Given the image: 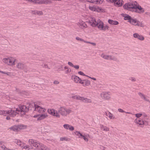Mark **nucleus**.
I'll return each mask as SVG.
<instances>
[{"mask_svg": "<svg viewBox=\"0 0 150 150\" xmlns=\"http://www.w3.org/2000/svg\"><path fill=\"white\" fill-rule=\"evenodd\" d=\"M123 7L125 9L137 13H142L145 12L144 8L136 1L127 3L124 5Z\"/></svg>", "mask_w": 150, "mask_h": 150, "instance_id": "f257e3e1", "label": "nucleus"}, {"mask_svg": "<svg viewBox=\"0 0 150 150\" xmlns=\"http://www.w3.org/2000/svg\"><path fill=\"white\" fill-rule=\"evenodd\" d=\"M2 62L5 64L11 67L14 66L17 61V59L14 57L9 56L4 58Z\"/></svg>", "mask_w": 150, "mask_h": 150, "instance_id": "f03ea898", "label": "nucleus"}, {"mask_svg": "<svg viewBox=\"0 0 150 150\" xmlns=\"http://www.w3.org/2000/svg\"><path fill=\"white\" fill-rule=\"evenodd\" d=\"M28 142L30 145L35 147L33 150H45L44 145L37 140L31 139H29Z\"/></svg>", "mask_w": 150, "mask_h": 150, "instance_id": "7ed1b4c3", "label": "nucleus"}, {"mask_svg": "<svg viewBox=\"0 0 150 150\" xmlns=\"http://www.w3.org/2000/svg\"><path fill=\"white\" fill-rule=\"evenodd\" d=\"M28 110V109L26 106L23 105L20 106L19 108H15L13 110H15L16 116L17 114H20L21 115H24L25 112H27Z\"/></svg>", "mask_w": 150, "mask_h": 150, "instance_id": "20e7f679", "label": "nucleus"}, {"mask_svg": "<svg viewBox=\"0 0 150 150\" xmlns=\"http://www.w3.org/2000/svg\"><path fill=\"white\" fill-rule=\"evenodd\" d=\"M99 30L103 31H105L109 30V26L105 24L103 22L100 20H98V23L97 26Z\"/></svg>", "mask_w": 150, "mask_h": 150, "instance_id": "39448f33", "label": "nucleus"}, {"mask_svg": "<svg viewBox=\"0 0 150 150\" xmlns=\"http://www.w3.org/2000/svg\"><path fill=\"white\" fill-rule=\"evenodd\" d=\"M73 134L78 138H82L86 142H88L89 141L88 138L90 137V135L88 134H87L86 135H83L79 131H77L74 132Z\"/></svg>", "mask_w": 150, "mask_h": 150, "instance_id": "423d86ee", "label": "nucleus"}, {"mask_svg": "<svg viewBox=\"0 0 150 150\" xmlns=\"http://www.w3.org/2000/svg\"><path fill=\"white\" fill-rule=\"evenodd\" d=\"M59 111L62 116H66L71 112L72 110L70 109L62 107L60 108Z\"/></svg>", "mask_w": 150, "mask_h": 150, "instance_id": "0eeeda50", "label": "nucleus"}, {"mask_svg": "<svg viewBox=\"0 0 150 150\" xmlns=\"http://www.w3.org/2000/svg\"><path fill=\"white\" fill-rule=\"evenodd\" d=\"M47 112L51 115L54 116L57 118H59L60 115L59 111L53 108H48L47 110Z\"/></svg>", "mask_w": 150, "mask_h": 150, "instance_id": "6e6552de", "label": "nucleus"}, {"mask_svg": "<svg viewBox=\"0 0 150 150\" xmlns=\"http://www.w3.org/2000/svg\"><path fill=\"white\" fill-rule=\"evenodd\" d=\"M8 114L10 117H14L15 116V110H10L8 111L0 110V115Z\"/></svg>", "mask_w": 150, "mask_h": 150, "instance_id": "1a4fd4ad", "label": "nucleus"}, {"mask_svg": "<svg viewBox=\"0 0 150 150\" xmlns=\"http://www.w3.org/2000/svg\"><path fill=\"white\" fill-rule=\"evenodd\" d=\"M88 8L91 11H93L101 12H103L104 11V9L101 7L95 5L89 6Z\"/></svg>", "mask_w": 150, "mask_h": 150, "instance_id": "9d476101", "label": "nucleus"}, {"mask_svg": "<svg viewBox=\"0 0 150 150\" xmlns=\"http://www.w3.org/2000/svg\"><path fill=\"white\" fill-rule=\"evenodd\" d=\"M48 115L47 113L39 114L34 115L33 117L36 118L37 121H41L48 117Z\"/></svg>", "mask_w": 150, "mask_h": 150, "instance_id": "9b49d317", "label": "nucleus"}, {"mask_svg": "<svg viewBox=\"0 0 150 150\" xmlns=\"http://www.w3.org/2000/svg\"><path fill=\"white\" fill-rule=\"evenodd\" d=\"M101 98L104 100H109L111 98L110 93L109 92H103L100 94Z\"/></svg>", "mask_w": 150, "mask_h": 150, "instance_id": "f8f14e48", "label": "nucleus"}, {"mask_svg": "<svg viewBox=\"0 0 150 150\" xmlns=\"http://www.w3.org/2000/svg\"><path fill=\"white\" fill-rule=\"evenodd\" d=\"M129 23L131 24L135 25L139 27H142L144 26V24L142 22L137 20L136 19L132 18Z\"/></svg>", "mask_w": 150, "mask_h": 150, "instance_id": "ddd939ff", "label": "nucleus"}, {"mask_svg": "<svg viewBox=\"0 0 150 150\" xmlns=\"http://www.w3.org/2000/svg\"><path fill=\"white\" fill-rule=\"evenodd\" d=\"M13 142L21 147L23 149H24L25 150H28L29 149V146L28 145H25V144L21 142L20 140L15 139L13 140Z\"/></svg>", "mask_w": 150, "mask_h": 150, "instance_id": "4468645a", "label": "nucleus"}, {"mask_svg": "<svg viewBox=\"0 0 150 150\" xmlns=\"http://www.w3.org/2000/svg\"><path fill=\"white\" fill-rule=\"evenodd\" d=\"M101 57L106 60H113L114 61H116L117 60V58L113 56L109 55L103 53L101 54Z\"/></svg>", "mask_w": 150, "mask_h": 150, "instance_id": "2eb2a0df", "label": "nucleus"}, {"mask_svg": "<svg viewBox=\"0 0 150 150\" xmlns=\"http://www.w3.org/2000/svg\"><path fill=\"white\" fill-rule=\"evenodd\" d=\"M35 110L40 113L45 112L46 111V109L42 107L37 104H35Z\"/></svg>", "mask_w": 150, "mask_h": 150, "instance_id": "dca6fc26", "label": "nucleus"}, {"mask_svg": "<svg viewBox=\"0 0 150 150\" xmlns=\"http://www.w3.org/2000/svg\"><path fill=\"white\" fill-rule=\"evenodd\" d=\"M71 79L74 82L77 83L81 84L82 79L79 76L75 75H73L71 76Z\"/></svg>", "mask_w": 150, "mask_h": 150, "instance_id": "f3484780", "label": "nucleus"}, {"mask_svg": "<svg viewBox=\"0 0 150 150\" xmlns=\"http://www.w3.org/2000/svg\"><path fill=\"white\" fill-rule=\"evenodd\" d=\"M77 25L79 28L81 29H85L87 27L86 23L82 20H80L79 22L77 23Z\"/></svg>", "mask_w": 150, "mask_h": 150, "instance_id": "a211bd4d", "label": "nucleus"}, {"mask_svg": "<svg viewBox=\"0 0 150 150\" xmlns=\"http://www.w3.org/2000/svg\"><path fill=\"white\" fill-rule=\"evenodd\" d=\"M135 123L138 125L140 127H142L144 125V120L141 118H137L134 120Z\"/></svg>", "mask_w": 150, "mask_h": 150, "instance_id": "6ab92c4d", "label": "nucleus"}, {"mask_svg": "<svg viewBox=\"0 0 150 150\" xmlns=\"http://www.w3.org/2000/svg\"><path fill=\"white\" fill-rule=\"evenodd\" d=\"M98 23V20L96 21L94 18H91L89 20V23L90 25L94 27H96L97 26Z\"/></svg>", "mask_w": 150, "mask_h": 150, "instance_id": "aec40b11", "label": "nucleus"}, {"mask_svg": "<svg viewBox=\"0 0 150 150\" xmlns=\"http://www.w3.org/2000/svg\"><path fill=\"white\" fill-rule=\"evenodd\" d=\"M76 39L78 41H79L81 42H83L86 43L90 44L94 46H96V43L94 42H92L89 41H88L85 40L82 38H81L79 37H76Z\"/></svg>", "mask_w": 150, "mask_h": 150, "instance_id": "412c9836", "label": "nucleus"}, {"mask_svg": "<svg viewBox=\"0 0 150 150\" xmlns=\"http://www.w3.org/2000/svg\"><path fill=\"white\" fill-rule=\"evenodd\" d=\"M124 3L123 0H115L114 3V6L117 7H121Z\"/></svg>", "mask_w": 150, "mask_h": 150, "instance_id": "4be33fe9", "label": "nucleus"}, {"mask_svg": "<svg viewBox=\"0 0 150 150\" xmlns=\"http://www.w3.org/2000/svg\"><path fill=\"white\" fill-rule=\"evenodd\" d=\"M133 36L134 38H137L141 41H143L144 40V38L142 35H139L137 33H134Z\"/></svg>", "mask_w": 150, "mask_h": 150, "instance_id": "5701e85b", "label": "nucleus"}, {"mask_svg": "<svg viewBox=\"0 0 150 150\" xmlns=\"http://www.w3.org/2000/svg\"><path fill=\"white\" fill-rule=\"evenodd\" d=\"M91 84V82L88 79H85L82 80L81 82V84L84 87H86L89 86Z\"/></svg>", "mask_w": 150, "mask_h": 150, "instance_id": "b1692460", "label": "nucleus"}, {"mask_svg": "<svg viewBox=\"0 0 150 150\" xmlns=\"http://www.w3.org/2000/svg\"><path fill=\"white\" fill-rule=\"evenodd\" d=\"M52 3L51 0H38V4H48Z\"/></svg>", "mask_w": 150, "mask_h": 150, "instance_id": "393cba45", "label": "nucleus"}, {"mask_svg": "<svg viewBox=\"0 0 150 150\" xmlns=\"http://www.w3.org/2000/svg\"><path fill=\"white\" fill-rule=\"evenodd\" d=\"M138 94L141 98L143 99L145 101L150 103V100L143 93L139 92L138 93Z\"/></svg>", "mask_w": 150, "mask_h": 150, "instance_id": "a878e982", "label": "nucleus"}, {"mask_svg": "<svg viewBox=\"0 0 150 150\" xmlns=\"http://www.w3.org/2000/svg\"><path fill=\"white\" fill-rule=\"evenodd\" d=\"M64 128L70 131H73L74 129V127L68 124H65L63 125Z\"/></svg>", "mask_w": 150, "mask_h": 150, "instance_id": "bb28decb", "label": "nucleus"}, {"mask_svg": "<svg viewBox=\"0 0 150 150\" xmlns=\"http://www.w3.org/2000/svg\"><path fill=\"white\" fill-rule=\"evenodd\" d=\"M105 114L106 115L108 116L110 120L113 119L115 118V117L113 115L108 111L105 112Z\"/></svg>", "mask_w": 150, "mask_h": 150, "instance_id": "cd10ccee", "label": "nucleus"}, {"mask_svg": "<svg viewBox=\"0 0 150 150\" xmlns=\"http://www.w3.org/2000/svg\"><path fill=\"white\" fill-rule=\"evenodd\" d=\"M108 22L109 24L113 25H117L119 24L118 21L111 19H109L108 21Z\"/></svg>", "mask_w": 150, "mask_h": 150, "instance_id": "c85d7f7f", "label": "nucleus"}, {"mask_svg": "<svg viewBox=\"0 0 150 150\" xmlns=\"http://www.w3.org/2000/svg\"><path fill=\"white\" fill-rule=\"evenodd\" d=\"M8 129L13 131L18 132V125H14L9 128Z\"/></svg>", "mask_w": 150, "mask_h": 150, "instance_id": "c756f323", "label": "nucleus"}, {"mask_svg": "<svg viewBox=\"0 0 150 150\" xmlns=\"http://www.w3.org/2000/svg\"><path fill=\"white\" fill-rule=\"evenodd\" d=\"M24 67V64L21 62L18 63L16 65V67L20 69H23Z\"/></svg>", "mask_w": 150, "mask_h": 150, "instance_id": "7c9ffc66", "label": "nucleus"}, {"mask_svg": "<svg viewBox=\"0 0 150 150\" xmlns=\"http://www.w3.org/2000/svg\"><path fill=\"white\" fill-rule=\"evenodd\" d=\"M18 132L27 128V126L22 124L18 125Z\"/></svg>", "mask_w": 150, "mask_h": 150, "instance_id": "2f4dec72", "label": "nucleus"}, {"mask_svg": "<svg viewBox=\"0 0 150 150\" xmlns=\"http://www.w3.org/2000/svg\"><path fill=\"white\" fill-rule=\"evenodd\" d=\"M82 101L83 102L87 103H92V100L91 99L83 97Z\"/></svg>", "mask_w": 150, "mask_h": 150, "instance_id": "473e14b6", "label": "nucleus"}, {"mask_svg": "<svg viewBox=\"0 0 150 150\" xmlns=\"http://www.w3.org/2000/svg\"><path fill=\"white\" fill-rule=\"evenodd\" d=\"M100 126L101 129L103 131L107 132L109 130V128L106 126L102 125H100Z\"/></svg>", "mask_w": 150, "mask_h": 150, "instance_id": "72a5a7b5", "label": "nucleus"}, {"mask_svg": "<svg viewBox=\"0 0 150 150\" xmlns=\"http://www.w3.org/2000/svg\"><path fill=\"white\" fill-rule=\"evenodd\" d=\"M123 16L124 17V19L125 20H128L129 22L132 18L130 16L126 14H124Z\"/></svg>", "mask_w": 150, "mask_h": 150, "instance_id": "f704fd0d", "label": "nucleus"}, {"mask_svg": "<svg viewBox=\"0 0 150 150\" xmlns=\"http://www.w3.org/2000/svg\"><path fill=\"white\" fill-rule=\"evenodd\" d=\"M72 98L74 99L80 100L82 101L83 97L78 95H75L72 96Z\"/></svg>", "mask_w": 150, "mask_h": 150, "instance_id": "c9c22d12", "label": "nucleus"}, {"mask_svg": "<svg viewBox=\"0 0 150 150\" xmlns=\"http://www.w3.org/2000/svg\"><path fill=\"white\" fill-rule=\"evenodd\" d=\"M29 3L33 4H38V0H30Z\"/></svg>", "mask_w": 150, "mask_h": 150, "instance_id": "e433bc0d", "label": "nucleus"}, {"mask_svg": "<svg viewBox=\"0 0 150 150\" xmlns=\"http://www.w3.org/2000/svg\"><path fill=\"white\" fill-rule=\"evenodd\" d=\"M1 148L3 150H13V149L7 148L4 145L1 146Z\"/></svg>", "mask_w": 150, "mask_h": 150, "instance_id": "4c0bfd02", "label": "nucleus"}, {"mask_svg": "<svg viewBox=\"0 0 150 150\" xmlns=\"http://www.w3.org/2000/svg\"><path fill=\"white\" fill-rule=\"evenodd\" d=\"M104 1V0H96V4L98 5L102 4Z\"/></svg>", "mask_w": 150, "mask_h": 150, "instance_id": "58836bf2", "label": "nucleus"}, {"mask_svg": "<svg viewBox=\"0 0 150 150\" xmlns=\"http://www.w3.org/2000/svg\"><path fill=\"white\" fill-rule=\"evenodd\" d=\"M37 15H38V16H42L43 15V13L42 11L37 10Z\"/></svg>", "mask_w": 150, "mask_h": 150, "instance_id": "ea45409f", "label": "nucleus"}, {"mask_svg": "<svg viewBox=\"0 0 150 150\" xmlns=\"http://www.w3.org/2000/svg\"><path fill=\"white\" fill-rule=\"evenodd\" d=\"M37 10H32L30 11L31 13L33 15H37Z\"/></svg>", "mask_w": 150, "mask_h": 150, "instance_id": "a19ab883", "label": "nucleus"}, {"mask_svg": "<svg viewBox=\"0 0 150 150\" xmlns=\"http://www.w3.org/2000/svg\"><path fill=\"white\" fill-rule=\"evenodd\" d=\"M86 1L88 2L96 4V0H86Z\"/></svg>", "mask_w": 150, "mask_h": 150, "instance_id": "79ce46f5", "label": "nucleus"}, {"mask_svg": "<svg viewBox=\"0 0 150 150\" xmlns=\"http://www.w3.org/2000/svg\"><path fill=\"white\" fill-rule=\"evenodd\" d=\"M142 114L141 113H137L135 115L136 117L137 118H140L142 116Z\"/></svg>", "mask_w": 150, "mask_h": 150, "instance_id": "37998d69", "label": "nucleus"}, {"mask_svg": "<svg viewBox=\"0 0 150 150\" xmlns=\"http://www.w3.org/2000/svg\"><path fill=\"white\" fill-rule=\"evenodd\" d=\"M118 110L119 112H125L127 113L128 114H130V113L129 112H125L121 108H119L118 109Z\"/></svg>", "mask_w": 150, "mask_h": 150, "instance_id": "c03bdc74", "label": "nucleus"}, {"mask_svg": "<svg viewBox=\"0 0 150 150\" xmlns=\"http://www.w3.org/2000/svg\"><path fill=\"white\" fill-rule=\"evenodd\" d=\"M78 73L79 74L83 76H86V77L88 76L87 75H85L83 72L81 71L78 72Z\"/></svg>", "mask_w": 150, "mask_h": 150, "instance_id": "a18cd8bd", "label": "nucleus"}, {"mask_svg": "<svg viewBox=\"0 0 150 150\" xmlns=\"http://www.w3.org/2000/svg\"><path fill=\"white\" fill-rule=\"evenodd\" d=\"M71 71V69L70 68H69L65 71V73L66 74H68L70 73Z\"/></svg>", "mask_w": 150, "mask_h": 150, "instance_id": "49530a36", "label": "nucleus"}, {"mask_svg": "<svg viewBox=\"0 0 150 150\" xmlns=\"http://www.w3.org/2000/svg\"><path fill=\"white\" fill-rule=\"evenodd\" d=\"M60 140L61 141H67V138L65 137H61L60 138Z\"/></svg>", "mask_w": 150, "mask_h": 150, "instance_id": "de8ad7c7", "label": "nucleus"}, {"mask_svg": "<svg viewBox=\"0 0 150 150\" xmlns=\"http://www.w3.org/2000/svg\"><path fill=\"white\" fill-rule=\"evenodd\" d=\"M115 0H106V1L109 3H114Z\"/></svg>", "mask_w": 150, "mask_h": 150, "instance_id": "09e8293b", "label": "nucleus"}, {"mask_svg": "<svg viewBox=\"0 0 150 150\" xmlns=\"http://www.w3.org/2000/svg\"><path fill=\"white\" fill-rule=\"evenodd\" d=\"M68 64L71 67H73L74 65L71 62H68Z\"/></svg>", "mask_w": 150, "mask_h": 150, "instance_id": "8fccbe9b", "label": "nucleus"}, {"mask_svg": "<svg viewBox=\"0 0 150 150\" xmlns=\"http://www.w3.org/2000/svg\"><path fill=\"white\" fill-rule=\"evenodd\" d=\"M5 74H6L8 76H11V72H5Z\"/></svg>", "mask_w": 150, "mask_h": 150, "instance_id": "3c124183", "label": "nucleus"}, {"mask_svg": "<svg viewBox=\"0 0 150 150\" xmlns=\"http://www.w3.org/2000/svg\"><path fill=\"white\" fill-rule=\"evenodd\" d=\"M73 67H74L75 69H78L79 68V65H74Z\"/></svg>", "mask_w": 150, "mask_h": 150, "instance_id": "603ef678", "label": "nucleus"}, {"mask_svg": "<svg viewBox=\"0 0 150 150\" xmlns=\"http://www.w3.org/2000/svg\"><path fill=\"white\" fill-rule=\"evenodd\" d=\"M87 77H88L89 78H90L94 81H96V79L94 77H91L88 76H87Z\"/></svg>", "mask_w": 150, "mask_h": 150, "instance_id": "864d4df0", "label": "nucleus"}, {"mask_svg": "<svg viewBox=\"0 0 150 150\" xmlns=\"http://www.w3.org/2000/svg\"><path fill=\"white\" fill-rule=\"evenodd\" d=\"M129 79L133 81H136L135 79L134 78L131 77Z\"/></svg>", "mask_w": 150, "mask_h": 150, "instance_id": "5fc2aeb1", "label": "nucleus"}, {"mask_svg": "<svg viewBox=\"0 0 150 150\" xmlns=\"http://www.w3.org/2000/svg\"><path fill=\"white\" fill-rule=\"evenodd\" d=\"M59 83V82L58 81H54V83L55 84H57Z\"/></svg>", "mask_w": 150, "mask_h": 150, "instance_id": "6e6d98bb", "label": "nucleus"}, {"mask_svg": "<svg viewBox=\"0 0 150 150\" xmlns=\"http://www.w3.org/2000/svg\"><path fill=\"white\" fill-rule=\"evenodd\" d=\"M6 119L7 120H10V117L7 116L6 117Z\"/></svg>", "mask_w": 150, "mask_h": 150, "instance_id": "4d7b16f0", "label": "nucleus"}, {"mask_svg": "<svg viewBox=\"0 0 150 150\" xmlns=\"http://www.w3.org/2000/svg\"><path fill=\"white\" fill-rule=\"evenodd\" d=\"M69 68L68 67L66 66H65L64 67V69L65 70H67Z\"/></svg>", "mask_w": 150, "mask_h": 150, "instance_id": "13d9d810", "label": "nucleus"}, {"mask_svg": "<svg viewBox=\"0 0 150 150\" xmlns=\"http://www.w3.org/2000/svg\"><path fill=\"white\" fill-rule=\"evenodd\" d=\"M5 72H4V71H0V73H1L2 74H5Z\"/></svg>", "mask_w": 150, "mask_h": 150, "instance_id": "bf43d9fd", "label": "nucleus"}, {"mask_svg": "<svg viewBox=\"0 0 150 150\" xmlns=\"http://www.w3.org/2000/svg\"><path fill=\"white\" fill-rule=\"evenodd\" d=\"M3 143V142L2 141H0V146L2 145Z\"/></svg>", "mask_w": 150, "mask_h": 150, "instance_id": "052dcab7", "label": "nucleus"}, {"mask_svg": "<svg viewBox=\"0 0 150 150\" xmlns=\"http://www.w3.org/2000/svg\"><path fill=\"white\" fill-rule=\"evenodd\" d=\"M44 66L45 67H47L46 64H44Z\"/></svg>", "mask_w": 150, "mask_h": 150, "instance_id": "680f3d73", "label": "nucleus"}, {"mask_svg": "<svg viewBox=\"0 0 150 150\" xmlns=\"http://www.w3.org/2000/svg\"><path fill=\"white\" fill-rule=\"evenodd\" d=\"M149 35H150V32H149Z\"/></svg>", "mask_w": 150, "mask_h": 150, "instance_id": "e2e57ef3", "label": "nucleus"}, {"mask_svg": "<svg viewBox=\"0 0 150 150\" xmlns=\"http://www.w3.org/2000/svg\"><path fill=\"white\" fill-rule=\"evenodd\" d=\"M61 67L62 68V65L61 66Z\"/></svg>", "mask_w": 150, "mask_h": 150, "instance_id": "0e129e2a", "label": "nucleus"}]
</instances>
